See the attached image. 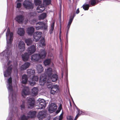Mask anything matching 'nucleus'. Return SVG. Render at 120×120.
Masks as SVG:
<instances>
[{
	"instance_id": "1",
	"label": "nucleus",
	"mask_w": 120,
	"mask_h": 120,
	"mask_svg": "<svg viewBox=\"0 0 120 120\" xmlns=\"http://www.w3.org/2000/svg\"><path fill=\"white\" fill-rule=\"evenodd\" d=\"M52 74V69L51 68L45 69L44 74L41 75L40 77L39 82L41 85H44L47 81V77H50Z\"/></svg>"
},
{
	"instance_id": "2",
	"label": "nucleus",
	"mask_w": 120,
	"mask_h": 120,
	"mask_svg": "<svg viewBox=\"0 0 120 120\" xmlns=\"http://www.w3.org/2000/svg\"><path fill=\"white\" fill-rule=\"evenodd\" d=\"M46 54L47 53L45 50L41 49L39 54H34L32 55L31 59L33 62L38 61L41 59L45 58Z\"/></svg>"
},
{
	"instance_id": "3",
	"label": "nucleus",
	"mask_w": 120,
	"mask_h": 120,
	"mask_svg": "<svg viewBox=\"0 0 120 120\" xmlns=\"http://www.w3.org/2000/svg\"><path fill=\"white\" fill-rule=\"evenodd\" d=\"M47 24L42 22H37L35 26V28L38 30H46L47 29Z\"/></svg>"
},
{
	"instance_id": "4",
	"label": "nucleus",
	"mask_w": 120,
	"mask_h": 120,
	"mask_svg": "<svg viewBox=\"0 0 120 120\" xmlns=\"http://www.w3.org/2000/svg\"><path fill=\"white\" fill-rule=\"evenodd\" d=\"M24 7L27 9H32L34 8L33 4L28 0H26L23 3Z\"/></svg>"
},
{
	"instance_id": "5",
	"label": "nucleus",
	"mask_w": 120,
	"mask_h": 120,
	"mask_svg": "<svg viewBox=\"0 0 120 120\" xmlns=\"http://www.w3.org/2000/svg\"><path fill=\"white\" fill-rule=\"evenodd\" d=\"M47 115L48 114L45 111H42L38 112L37 117L39 120H41L46 118Z\"/></svg>"
},
{
	"instance_id": "6",
	"label": "nucleus",
	"mask_w": 120,
	"mask_h": 120,
	"mask_svg": "<svg viewBox=\"0 0 120 120\" xmlns=\"http://www.w3.org/2000/svg\"><path fill=\"white\" fill-rule=\"evenodd\" d=\"M13 68V66L12 65H11L8 67L6 71L4 72V75L5 77H7L11 75Z\"/></svg>"
},
{
	"instance_id": "7",
	"label": "nucleus",
	"mask_w": 120,
	"mask_h": 120,
	"mask_svg": "<svg viewBox=\"0 0 120 120\" xmlns=\"http://www.w3.org/2000/svg\"><path fill=\"white\" fill-rule=\"evenodd\" d=\"M9 35V39L8 41H7V43L8 44L11 45L12 43V42L13 40V34L12 32H10L9 29H8L7 33H6V37H8Z\"/></svg>"
},
{
	"instance_id": "8",
	"label": "nucleus",
	"mask_w": 120,
	"mask_h": 120,
	"mask_svg": "<svg viewBox=\"0 0 120 120\" xmlns=\"http://www.w3.org/2000/svg\"><path fill=\"white\" fill-rule=\"evenodd\" d=\"M35 103V100L33 98H29L28 100V108L32 109Z\"/></svg>"
},
{
	"instance_id": "9",
	"label": "nucleus",
	"mask_w": 120,
	"mask_h": 120,
	"mask_svg": "<svg viewBox=\"0 0 120 120\" xmlns=\"http://www.w3.org/2000/svg\"><path fill=\"white\" fill-rule=\"evenodd\" d=\"M42 34L41 32L38 31L34 33L33 35L34 40L36 42L39 41L41 37Z\"/></svg>"
},
{
	"instance_id": "10",
	"label": "nucleus",
	"mask_w": 120,
	"mask_h": 120,
	"mask_svg": "<svg viewBox=\"0 0 120 120\" xmlns=\"http://www.w3.org/2000/svg\"><path fill=\"white\" fill-rule=\"evenodd\" d=\"M39 102L38 103V108L40 109L44 108L46 106V103L45 101L43 99L39 100Z\"/></svg>"
},
{
	"instance_id": "11",
	"label": "nucleus",
	"mask_w": 120,
	"mask_h": 120,
	"mask_svg": "<svg viewBox=\"0 0 120 120\" xmlns=\"http://www.w3.org/2000/svg\"><path fill=\"white\" fill-rule=\"evenodd\" d=\"M36 47L33 45L28 47L27 51L28 53L30 55L34 53L36 51Z\"/></svg>"
},
{
	"instance_id": "12",
	"label": "nucleus",
	"mask_w": 120,
	"mask_h": 120,
	"mask_svg": "<svg viewBox=\"0 0 120 120\" xmlns=\"http://www.w3.org/2000/svg\"><path fill=\"white\" fill-rule=\"evenodd\" d=\"M57 108V107L56 105L54 103H52L48 109L50 113H52L55 111Z\"/></svg>"
},
{
	"instance_id": "13",
	"label": "nucleus",
	"mask_w": 120,
	"mask_h": 120,
	"mask_svg": "<svg viewBox=\"0 0 120 120\" xmlns=\"http://www.w3.org/2000/svg\"><path fill=\"white\" fill-rule=\"evenodd\" d=\"M22 95L25 97L27 95H28L30 94L29 88L28 87H24L22 92Z\"/></svg>"
},
{
	"instance_id": "14",
	"label": "nucleus",
	"mask_w": 120,
	"mask_h": 120,
	"mask_svg": "<svg viewBox=\"0 0 120 120\" xmlns=\"http://www.w3.org/2000/svg\"><path fill=\"white\" fill-rule=\"evenodd\" d=\"M24 19V17L23 15H20L17 16L15 17V19L18 23H20L23 22Z\"/></svg>"
},
{
	"instance_id": "15",
	"label": "nucleus",
	"mask_w": 120,
	"mask_h": 120,
	"mask_svg": "<svg viewBox=\"0 0 120 120\" xmlns=\"http://www.w3.org/2000/svg\"><path fill=\"white\" fill-rule=\"evenodd\" d=\"M25 45L23 41H20L19 42L18 46L21 51L23 52L24 51L25 49Z\"/></svg>"
},
{
	"instance_id": "16",
	"label": "nucleus",
	"mask_w": 120,
	"mask_h": 120,
	"mask_svg": "<svg viewBox=\"0 0 120 120\" xmlns=\"http://www.w3.org/2000/svg\"><path fill=\"white\" fill-rule=\"evenodd\" d=\"M39 79V77L37 76H34L32 79V80L30 81H29V82L31 85L34 86L36 83L35 82H37Z\"/></svg>"
},
{
	"instance_id": "17",
	"label": "nucleus",
	"mask_w": 120,
	"mask_h": 120,
	"mask_svg": "<svg viewBox=\"0 0 120 120\" xmlns=\"http://www.w3.org/2000/svg\"><path fill=\"white\" fill-rule=\"evenodd\" d=\"M36 112L35 111H30L27 114L29 118H33L36 116Z\"/></svg>"
},
{
	"instance_id": "18",
	"label": "nucleus",
	"mask_w": 120,
	"mask_h": 120,
	"mask_svg": "<svg viewBox=\"0 0 120 120\" xmlns=\"http://www.w3.org/2000/svg\"><path fill=\"white\" fill-rule=\"evenodd\" d=\"M30 65V63L29 62H26L25 63L22 65L20 69L21 70H26L28 68Z\"/></svg>"
},
{
	"instance_id": "19",
	"label": "nucleus",
	"mask_w": 120,
	"mask_h": 120,
	"mask_svg": "<svg viewBox=\"0 0 120 120\" xmlns=\"http://www.w3.org/2000/svg\"><path fill=\"white\" fill-rule=\"evenodd\" d=\"M34 31V29L32 26L28 27L27 30L26 32L30 35H32Z\"/></svg>"
},
{
	"instance_id": "20",
	"label": "nucleus",
	"mask_w": 120,
	"mask_h": 120,
	"mask_svg": "<svg viewBox=\"0 0 120 120\" xmlns=\"http://www.w3.org/2000/svg\"><path fill=\"white\" fill-rule=\"evenodd\" d=\"M30 55L27 52H25L22 54V60L24 61H26L28 60Z\"/></svg>"
},
{
	"instance_id": "21",
	"label": "nucleus",
	"mask_w": 120,
	"mask_h": 120,
	"mask_svg": "<svg viewBox=\"0 0 120 120\" xmlns=\"http://www.w3.org/2000/svg\"><path fill=\"white\" fill-rule=\"evenodd\" d=\"M45 9L44 6L42 4L38 6L37 8V10L38 13H41Z\"/></svg>"
},
{
	"instance_id": "22",
	"label": "nucleus",
	"mask_w": 120,
	"mask_h": 120,
	"mask_svg": "<svg viewBox=\"0 0 120 120\" xmlns=\"http://www.w3.org/2000/svg\"><path fill=\"white\" fill-rule=\"evenodd\" d=\"M18 33L20 36L24 35L25 33L24 29L21 28H19L18 31Z\"/></svg>"
},
{
	"instance_id": "23",
	"label": "nucleus",
	"mask_w": 120,
	"mask_h": 120,
	"mask_svg": "<svg viewBox=\"0 0 120 120\" xmlns=\"http://www.w3.org/2000/svg\"><path fill=\"white\" fill-rule=\"evenodd\" d=\"M28 80V79L26 75L25 74L22 77V83L23 84H26Z\"/></svg>"
},
{
	"instance_id": "24",
	"label": "nucleus",
	"mask_w": 120,
	"mask_h": 120,
	"mask_svg": "<svg viewBox=\"0 0 120 120\" xmlns=\"http://www.w3.org/2000/svg\"><path fill=\"white\" fill-rule=\"evenodd\" d=\"M75 16V15L74 14H73V16H71L70 17L67 25V27L68 28V29H69L70 27V25L72 22L73 19Z\"/></svg>"
},
{
	"instance_id": "25",
	"label": "nucleus",
	"mask_w": 120,
	"mask_h": 120,
	"mask_svg": "<svg viewBox=\"0 0 120 120\" xmlns=\"http://www.w3.org/2000/svg\"><path fill=\"white\" fill-rule=\"evenodd\" d=\"M37 69L38 73H40L42 72L44 70L41 65L38 64L37 66Z\"/></svg>"
},
{
	"instance_id": "26",
	"label": "nucleus",
	"mask_w": 120,
	"mask_h": 120,
	"mask_svg": "<svg viewBox=\"0 0 120 120\" xmlns=\"http://www.w3.org/2000/svg\"><path fill=\"white\" fill-rule=\"evenodd\" d=\"M8 82L9 84L8 87L9 89L11 90H12V79L11 77H10L8 79Z\"/></svg>"
},
{
	"instance_id": "27",
	"label": "nucleus",
	"mask_w": 120,
	"mask_h": 120,
	"mask_svg": "<svg viewBox=\"0 0 120 120\" xmlns=\"http://www.w3.org/2000/svg\"><path fill=\"white\" fill-rule=\"evenodd\" d=\"M32 94L33 96H36L38 94V89L37 88L34 87L32 89Z\"/></svg>"
},
{
	"instance_id": "28",
	"label": "nucleus",
	"mask_w": 120,
	"mask_h": 120,
	"mask_svg": "<svg viewBox=\"0 0 120 120\" xmlns=\"http://www.w3.org/2000/svg\"><path fill=\"white\" fill-rule=\"evenodd\" d=\"M58 78V75L56 74L53 75L51 77V79L53 82L56 81Z\"/></svg>"
},
{
	"instance_id": "29",
	"label": "nucleus",
	"mask_w": 120,
	"mask_h": 120,
	"mask_svg": "<svg viewBox=\"0 0 120 120\" xmlns=\"http://www.w3.org/2000/svg\"><path fill=\"white\" fill-rule=\"evenodd\" d=\"M46 14L45 13H43L39 16V19L40 20L44 19L46 18Z\"/></svg>"
},
{
	"instance_id": "30",
	"label": "nucleus",
	"mask_w": 120,
	"mask_h": 120,
	"mask_svg": "<svg viewBox=\"0 0 120 120\" xmlns=\"http://www.w3.org/2000/svg\"><path fill=\"white\" fill-rule=\"evenodd\" d=\"M27 73L29 76L34 75L35 73L34 71L33 70L30 69H28L27 70Z\"/></svg>"
},
{
	"instance_id": "31",
	"label": "nucleus",
	"mask_w": 120,
	"mask_h": 120,
	"mask_svg": "<svg viewBox=\"0 0 120 120\" xmlns=\"http://www.w3.org/2000/svg\"><path fill=\"white\" fill-rule=\"evenodd\" d=\"M90 4L92 6H94L99 2L98 0H90Z\"/></svg>"
},
{
	"instance_id": "32",
	"label": "nucleus",
	"mask_w": 120,
	"mask_h": 120,
	"mask_svg": "<svg viewBox=\"0 0 120 120\" xmlns=\"http://www.w3.org/2000/svg\"><path fill=\"white\" fill-rule=\"evenodd\" d=\"M51 62V60L50 59H47L44 61V64L45 66L49 65Z\"/></svg>"
},
{
	"instance_id": "33",
	"label": "nucleus",
	"mask_w": 120,
	"mask_h": 120,
	"mask_svg": "<svg viewBox=\"0 0 120 120\" xmlns=\"http://www.w3.org/2000/svg\"><path fill=\"white\" fill-rule=\"evenodd\" d=\"M51 88L53 90L55 91L57 93L59 90V87L57 85H53Z\"/></svg>"
},
{
	"instance_id": "34",
	"label": "nucleus",
	"mask_w": 120,
	"mask_h": 120,
	"mask_svg": "<svg viewBox=\"0 0 120 120\" xmlns=\"http://www.w3.org/2000/svg\"><path fill=\"white\" fill-rule=\"evenodd\" d=\"M25 42L27 45L28 46L31 45L32 43V41L30 39H26L25 40Z\"/></svg>"
},
{
	"instance_id": "35",
	"label": "nucleus",
	"mask_w": 120,
	"mask_h": 120,
	"mask_svg": "<svg viewBox=\"0 0 120 120\" xmlns=\"http://www.w3.org/2000/svg\"><path fill=\"white\" fill-rule=\"evenodd\" d=\"M51 0H43V4L44 5H48L51 3Z\"/></svg>"
},
{
	"instance_id": "36",
	"label": "nucleus",
	"mask_w": 120,
	"mask_h": 120,
	"mask_svg": "<svg viewBox=\"0 0 120 120\" xmlns=\"http://www.w3.org/2000/svg\"><path fill=\"white\" fill-rule=\"evenodd\" d=\"M35 4L36 6H39L42 4L41 0H34Z\"/></svg>"
},
{
	"instance_id": "37",
	"label": "nucleus",
	"mask_w": 120,
	"mask_h": 120,
	"mask_svg": "<svg viewBox=\"0 0 120 120\" xmlns=\"http://www.w3.org/2000/svg\"><path fill=\"white\" fill-rule=\"evenodd\" d=\"M90 7L89 5L88 4H84L82 6L83 9L85 10H87L89 9Z\"/></svg>"
},
{
	"instance_id": "38",
	"label": "nucleus",
	"mask_w": 120,
	"mask_h": 120,
	"mask_svg": "<svg viewBox=\"0 0 120 120\" xmlns=\"http://www.w3.org/2000/svg\"><path fill=\"white\" fill-rule=\"evenodd\" d=\"M47 82L46 83V85L47 86V87L49 88H51L52 87V82H48L47 81L46 82Z\"/></svg>"
},
{
	"instance_id": "39",
	"label": "nucleus",
	"mask_w": 120,
	"mask_h": 120,
	"mask_svg": "<svg viewBox=\"0 0 120 120\" xmlns=\"http://www.w3.org/2000/svg\"><path fill=\"white\" fill-rule=\"evenodd\" d=\"M40 42L43 46H44L45 45V40L44 38H42L40 40Z\"/></svg>"
},
{
	"instance_id": "40",
	"label": "nucleus",
	"mask_w": 120,
	"mask_h": 120,
	"mask_svg": "<svg viewBox=\"0 0 120 120\" xmlns=\"http://www.w3.org/2000/svg\"><path fill=\"white\" fill-rule=\"evenodd\" d=\"M29 118L27 116L24 115H23L21 117V120H27Z\"/></svg>"
},
{
	"instance_id": "41",
	"label": "nucleus",
	"mask_w": 120,
	"mask_h": 120,
	"mask_svg": "<svg viewBox=\"0 0 120 120\" xmlns=\"http://www.w3.org/2000/svg\"><path fill=\"white\" fill-rule=\"evenodd\" d=\"M38 20V19H34L31 20V23L32 25H34Z\"/></svg>"
},
{
	"instance_id": "42",
	"label": "nucleus",
	"mask_w": 120,
	"mask_h": 120,
	"mask_svg": "<svg viewBox=\"0 0 120 120\" xmlns=\"http://www.w3.org/2000/svg\"><path fill=\"white\" fill-rule=\"evenodd\" d=\"M62 105L61 104H60V106L58 108V110L56 112L57 113H59L61 111V110L62 109Z\"/></svg>"
},
{
	"instance_id": "43",
	"label": "nucleus",
	"mask_w": 120,
	"mask_h": 120,
	"mask_svg": "<svg viewBox=\"0 0 120 120\" xmlns=\"http://www.w3.org/2000/svg\"><path fill=\"white\" fill-rule=\"evenodd\" d=\"M56 93H57V92L53 90L51 88V90L50 91V94H51L54 95Z\"/></svg>"
},
{
	"instance_id": "44",
	"label": "nucleus",
	"mask_w": 120,
	"mask_h": 120,
	"mask_svg": "<svg viewBox=\"0 0 120 120\" xmlns=\"http://www.w3.org/2000/svg\"><path fill=\"white\" fill-rule=\"evenodd\" d=\"M78 113L77 114V115H78L79 116L81 115L82 114L83 112L82 111H81L79 109H78Z\"/></svg>"
},
{
	"instance_id": "45",
	"label": "nucleus",
	"mask_w": 120,
	"mask_h": 120,
	"mask_svg": "<svg viewBox=\"0 0 120 120\" xmlns=\"http://www.w3.org/2000/svg\"><path fill=\"white\" fill-rule=\"evenodd\" d=\"M20 107L22 110L24 109L25 107L24 103L23 102L22 104L21 105Z\"/></svg>"
},
{
	"instance_id": "46",
	"label": "nucleus",
	"mask_w": 120,
	"mask_h": 120,
	"mask_svg": "<svg viewBox=\"0 0 120 120\" xmlns=\"http://www.w3.org/2000/svg\"><path fill=\"white\" fill-rule=\"evenodd\" d=\"M67 118L68 120H73V116H70L67 117Z\"/></svg>"
},
{
	"instance_id": "47",
	"label": "nucleus",
	"mask_w": 120,
	"mask_h": 120,
	"mask_svg": "<svg viewBox=\"0 0 120 120\" xmlns=\"http://www.w3.org/2000/svg\"><path fill=\"white\" fill-rule=\"evenodd\" d=\"M21 4L20 3H18L17 4L16 7L18 8H20L21 6Z\"/></svg>"
},
{
	"instance_id": "48",
	"label": "nucleus",
	"mask_w": 120,
	"mask_h": 120,
	"mask_svg": "<svg viewBox=\"0 0 120 120\" xmlns=\"http://www.w3.org/2000/svg\"><path fill=\"white\" fill-rule=\"evenodd\" d=\"M63 114L62 113L59 116V119L58 120H62L63 118Z\"/></svg>"
},
{
	"instance_id": "49",
	"label": "nucleus",
	"mask_w": 120,
	"mask_h": 120,
	"mask_svg": "<svg viewBox=\"0 0 120 120\" xmlns=\"http://www.w3.org/2000/svg\"><path fill=\"white\" fill-rule=\"evenodd\" d=\"M54 23L53 22L51 24V28L54 29Z\"/></svg>"
},
{
	"instance_id": "50",
	"label": "nucleus",
	"mask_w": 120,
	"mask_h": 120,
	"mask_svg": "<svg viewBox=\"0 0 120 120\" xmlns=\"http://www.w3.org/2000/svg\"><path fill=\"white\" fill-rule=\"evenodd\" d=\"M53 29L51 28L49 30V33L50 34H52V31Z\"/></svg>"
},
{
	"instance_id": "51",
	"label": "nucleus",
	"mask_w": 120,
	"mask_h": 120,
	"mask_svg": "<svg viewBox=\"0 0 120 120\" xmlns=\"http://www.w3.org/2000/svg\"><path fill=\"white\" fill-rule=\"evenodd\" d=\"M79 12V9L78 8L77 10L76 11V13L77 14H78Z\"/></svg>"
},
{
	"instance_id": "52",
	"label": "nucleus",
	"mask_w": 120,
	"mask_h": 120,
	"mask_svg": "<svg viewBox=\"0 0 120 120\" xmlns=\"http://www.w3.org/2000/svg\"><path fill=\"white\" fill-rule=\"evenodd\" d=\"M79 116L77 114L75 117L74 120H76Z\"/></svg>"
},
{
	"instance_id": "53",
	"label": "nucleus",
	"mask_w": 120,
	"mask_h": 120,
	"mask_svg": "<svg viewBox=\"0 0 120 120\" xmlns=\"http://www.w3.org/2000/svg\"><path fill=\"white\" fill-rule=\"evenodd\" d=\"M61 33V31H60V34H59V38L60 40V41H61V35H60Z\"/></svg>"
},
{
	"instance_id": "54",
	"label": "nucleus",
	"mask_w": 120,
	"mask_h": 120,
	"mask_svg": "<svg viewBox=\"0 0 120 120\" xmlns=\"http://www.w3.org/2000/svg\"><path fill=\"white\" fill-rule=\"evenodd\" d=\"M34 12L31 13L30 14V15L31 16H34Z\"/></svg>"
},
{
	"instance_id": "55",
	"label": "nucleus",
	"mask_w": 120,
	"mask_h": 120,
	"mask_svg": "<svg viewBox=\"0 0 120 120\" xmlns=\"http://www.w3.org/2000/svg\"><path fill=\"white\" fill-rule=\"evenodd\" d=\"M53 120H58V118L56 117H55L53 119Z\"/></svg>"
},
{
	"instance_id": "56",
	"label": "nucleus",
	"mask_w": 120,
	"mask_h": 120,
	"mask_svg": "<svg viewBox=\"0 0 120 120\" xmlns=\"http://www.w3.org/2000/svg\"><path fill=\"white\" fill-rule=\"evenodd\" d=\"M22 0H18V1L19 2H21Z\"/></svg>"
},
{
	"instance_id": "57",
	"label": "nucleus",
	"mask_w": 120,
	"mask_h": 120,
	"mask_svg": "<svg viewBox=\"0 0 120 120\" xmlns=\"http://www.w3.org/2000/svg\"><path fill=\"white\" fill-rule=\"evenodd\" d=\"M10 62H11V61H10L8 62V65H9V64H10Z\"/></svg>"
},
{
	"instance_id": "58",
	"label": "nucleus",
	"mask_w": 120,
	"mask_h": 120,
	"mask_svg": "<svg viewBox=\"0 0 120 120\" xmlns=\"http://www.w3.org/2000/svg\"><path fill=\"white\" fill-rule=\"evenodd\" d=\"M70 105L71 106V103L70 102Z\"/></svg>"
}]
</instances>
